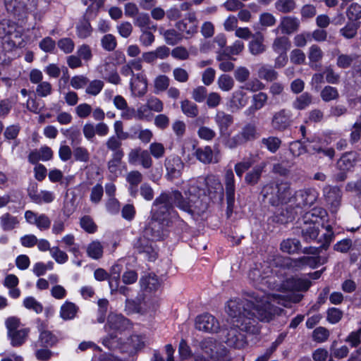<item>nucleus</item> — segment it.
I'll use <instances>...</instances> for the list:
<instances>
[{
  "label": "nucleus",
  "instance_id": "1",
  "mask_svg": "<svg viewBox=\"0 0 361 361\" xmlns=\"http://www.w3.org/2000/svg\"><path fill=\"white\" fill-rule=\"evenodd\" d=\"M271 268L267 264H255L248 274V278L256 290L247 293V298L243 299L248 301L250 308L256 311V316L262 322L271 321L280 309L276 305L286 307L288 300L283 295L269 294L266 292V288H269Z\"/></svg>",
  "mask_w": 361,
  "mask_h": 361
},
{
  "label": "nucleus",
  "instance_id": "2",
  "mask_svg": "<svg viewBox=\"0 0 361 361\" xmlns=\"http://www.w3.org/2000/svg\"><path fill=\"white\" fill-rule=\"evenodd\" d=\"M227 313L231 317L230 327L223 331V341L234 348H243L246 345L244 332L255 334L258 329L256 326V311L250 308L248 301L235 298L230 300L227 305Z\"/></svg>",
  "mask_w": 361,
  "mask_h": 361
},
{
  "label": "nucleus",
  "instance_id": "3",
  "mask_svg": "<svg viewBox=\"0 0 361 361\" xmlns=\"http://www.w3.org/2000/svg\"><path fill=\"white\" fill-rule=\"evenodd\" d=\"M182 200V194L178 190L162 192L152 204V217L169 224V219L174 212L173 205L183 211L190 209V205L180 202Z\"/></svg>",
  "mask_w": 361,
  "mask_h": 361
},
{
  "label": "nucleus",
  "instance_id": "4",
  "mask_svg": "<svg viewBox=\"0 0 361 361\" xmlns=\"http://www.w3.org/2000/svg\"><path fill=\"white\" fill-rule=\"evenodd\" d=\"M261 193L265 203L276 207L290 203L291 188L287 182H272L265 185Z\"/></svg>",
  "mask_w": 361,
  "mask_h": 361
},
{
  "label": "nucleus",
  "instance_id": "5",
  "mask_svg": "<svg viewBox=\"0 0 361 361\" xmlns=\"http://www.w3.org/2000/svg\"><path fill=\"white\" fill-rule=\"evenodd\" d=\"M128 325L129 320L121 314H109L107 324L105 325L109 335L103 339V344L109 349L120 348L123 345L121 338H118L117 334H114V333H110V331H122L127 329Z\"/></svg>",
  "mask_w": 361,
  "mask_h": 361
},
{
  "label": "nucleus",
  "instance_id": "6",
  "mask_svg": "<svg viewBox=\"0 0 361 361\" xmlns=\"http://www.w3.org/2000/svg\"><path fill=\"white\" fill-rule=\"evenodd\" d=\"M5 324L7 329V336L13 347H20L26 341L29 333V328L19 329L20 321L16 317H8Z\"/></svg>",
  "mask_w": 361,
  "mask_h": 361
},
{
  "label": "nucleus",
  "instance_id": "7",
  "mask_svg": "<svg viewBox=\"0 0 361 361\" xmlns=\"http://www.w3.org/2000/svg\"><path fill=\"white\" fill-rule=\"evenodd\" d=\"M259 137L255 125L247 123L241 130L233 137H229L225 142V146L229 149H235L238 146L243 145L247 142L252 141Z\"/></svg>",
  "mask_w": 361,
  "mask_h": 361
},
{
  "label": "nucleus",
  "instance_id": "8",
  "mask_svg": "<svg viewBox=\"0 0 361 361\" xmlns=\"http://www.w3.org/2000/svg\"><path fill=\"white\" fill-rule=\"evenodd\" d=\"M202 177L197 180H190L188 190L185 192V197L182 195V202L190 205V209L184 210L188 214H193L198 209L197 203L199 202V197L202 192L200 186L202 185Z\"/></svg>",
  "mask_w": 361,
  "mask_h": 361
},
{
  "label": "nucleus",
  "instance_id": "9",
  "mask_svg": "<svg viewBox=\"0 0 361 361\" xmlns=\"http://www.w3.org/2000/svg\"><path fill=\"white\" fill-rule=\"evenodd\" d=\"M319 194L314 188H305L291 193L290 203L291 206L301 208L312 206L317 201Z\"/></svg>",
  "mask_w": 361,
  "mask_h": 361
},
{
  "label": "nucleus",
  "instance_id": "10",
  "mask_svg": "<svg viewBox=\"0 0 361 361\" xmlns=\"http://www.w3.org/2000/svg\"><path fill=\"white\" fill-rule=\"evenodd\" d=\"M135 251L149 261H154L158 255L154 241L142 233L133 244Z\"/></svg>",
  "mask_w": 361,
  "mask_h": 361
},
{
  "label": "nucleus",
  "instance_id": "11",
  "mask_svg": "<svg viewBox=\"0 0 361 361\" xmlns=\"http://www.w3.org/2000/svg\"><path fill=\"white\" fill-rule=\"evenodd\" d=\"M168 226L169 224H166V222L163 223L161 220L152 217L142 233L154 241L160 240L168 235L166 229Z\"/></svg>",
  "mask_w": 361,
  "mask_h": 361
},
{
  "label": "nucleus",
  "instance_id": "12",
  "mask_svg": "<svg viewBox=\"0 0 361 361\" xmlns=\"http://www.w3.org/2000/svg\"><path fill=\"white\" fill-rule=\"evenodd\" d=\"M224 183L228 210L232 211L235 200V180L231 169H226L224 176Z\"/></svg>",
  "mask_w": 361,
  "mask_h": 361
},
{
  "label": "nucleus",
  "instance_id": "13",
  "mask_svg": "<svg viewBox=\"0 0 361 361\" xmlns=\"http://www.w3.org/2000/svg\"><path fill=\"white\" fill-rule=\"evenodd\" d=\"M24 217L27 224L35 226L41 231H47L51 226V219L45 214L27 210L25 212Z\"/></svg>",
  "mask_w": 361,
  "mask_h": 361
},
{
  "label": "nucleus",
  "instance_id": "14",
  "mask_svg": "<svg viewBox=\"0 0 361 361\" xmlns=\"http://www.w3.org/2000/svg\"><path fill=\"white\" fill-rule=\"evenodd\" d=\"M324 197L331 213H336L341 206L342 193L338 187L326 185L323 189Z\"/></svg>",
  "mask_w": 361,
  "mask_h": 361
},
{
  "label": "nucleus",
  "instance_id": "15",
  "mask_svg": "<svg viewBox=\"0 0 361 361\" xmlns=\"http://www.w3.org/2000/svg\"><path fill=\"white\" fill-rule=\"evenodd\" d=\"M219 323L217 319L209 313L202 314L195 319V328L199 331L214 333L219 329Z\"/></svg>",
  "mask_w": 361,
  "mask_h": 361
},
{
  "label": "nucleus",
  "instance_id": "16",
  "mask_svg": "<svg viewBox=\"0 0 361 361\" xmlns=\"http://www.w3.org/2000/svg\"><path fill=\"white\" fill-rule=\"evenodd\" d=\"M292 123V113L290 110L283 109L275 112L271 118V127L278 131H283Z\"/></svg>",
  "mask_w": 361,
  "mask_h": 361
},
{
  "label": "nucleus",
  "instance_id": "17",
  "mask_svg": "<svg viewBox=\"0 0 361 361\" xmlns=\"http://www.w3.org/2000/svg\"><path fill=\"white\" fill-rule=\"evenodd\" d=\"M130 88L135 97H142L147 92V79L144 71L135 73L130 80Z\"/></svg>",
  "mask_w": 361,
  "mask_h": 361
},
{
  "label": "nucleus",
  "instance_id": "18",
  "mask_svg": "<svg viewBox=\"0 0 361 361\" xmlns=\"http://www.w3.org/2000/svg\"><path fill=\"white\" fill-rule=\"evenodd\" d=\"M165 166L166 176L171 180L180 177L184 168V163L178 156H171L166 159Z\"/></svg>",
  "mask_w": 361,
  "mask_h": 361
},
{
  "label": "nucleus",
  "instance_id": "19",
  "mask_svg": "<svg viewBox=\"0 0 361 361\" xmlns=\"http://www.w3.org/2000/svg\"><path fill=\"white\" fill-rule=\"evenodd\" d=\"M300 25V20L297 17L286 16L281 18L280 23L274 32L277 33L281 30L283 34L291 35L299 30Z\"/></svg>",
  "mask_w": 361,
  "mask_h": 361
},
{
  "label": "nucleus",
  "instance_id": "20",
  "mask_svg": "<svg viewBox=\"0 0 361 361\" xmlns=\"http://www.w3.org/2000/svg\"><path fill=\"white\" fill-rule=\"evenodd\" d=\"M176 28L181 32L192 35L197 31L198 21L195 13H188L185 18L176 24Z\"/></svg>",
  "mask_w": 361,
  "mask_h": 361
},
{
  "label": "nucleus",
  "instance_id": "21",
  "mask_svg": "<svg viewBox=\"0 0 361 361\" xmlns=\"http://www.w3.org/2000/svg\"><path fill=\"white\" fill-rule=\"evenodd\" d=\"M311 286V282L305 279L291 277L282 283V288L290 291H306Z\"/></svg>",
  "mask_w": 361,
  "mask_h": 361
},
{
  "label": "nucleus",
  "instance_id": "22",
  "mask_svg": "<svg viewBox=\"0 0 361 361\" xmlns=\"http://www.w3.org/2000/svg\"><path fill=\"white\" fill-rule=\"evenodd\" d=\"M124 156H111V159L107 162V169L109 178L116 180L123 172L122 159Z\"/></svg>",
  "mask_w": 361,
  "mask_h": 361
},
{
  "label": "nucleus",
  "instance_id": "23",
  "mask_svg": "<svg viewBox=\"0 0 361 361\" xmlns=\"http://www.w3.org/2000/svg\"><path fill=\"white\" fill-rule=\"evenodd\" d=\"M201 180L202 185H205L206 190L210 196L221 192L224 190L219 177L215 175L209 174L205 178H202Z\"/></svg>",
  "mask_w": 361,
  "mask_h": 361
},
{
  "label": "nucleus",
  "instance_id": "24",
  "mask_svg": "<svg viewBox=\"0 0 361 361\" xmlns=\"http://www.w3.org/2000/svg\"><path fill=\"white\" fill-rule=\"evenodd\" d=\"M214 121L217 125L219 133L224 135L227 132L228 128L233 123V117L232 115L226 114L223 111H217L215 116Z\"/></svg>",
  "mask_w": 361,
  "mask_h": 361
},
{
  "label": "nucleus",
  "instance_id": "25",
  "mask_svg": "<svg viewBox=\"0 0 361 361\" xmlns=\"http://www.w3.org/2000/svg\"><path fill=\"white\" fill-rule=\"evenodd\" d=\"M28 195L31 200L38 204L43 203H51L55 199L54 192L48 190H41L38 192L36 190H29Z\"/></svg>",
  "mask_w": 361,
  "mask_h": 361
},
{
  "label": "nucleus",
  "instance_id": "26",
  "mask_svg": "<svg viewBox=\"0 0 361 361\" xmlns=\"http://www.w3.org/2000/svg\"><path fill=\"white\" fill-rule=\"evenodd\" d=\"M268 95L267 93L259 92L252 97V104L246 109L245 114L249 116L262 109L267 104Z\"/></svg>",
  "mask_w": 361,
  "mask_h": 361
},
{
  "label": "nucleus",
  "instance_id": "27",
  "mask_svg": "<svg viewBox=\"0 0 361 361\" xmlns=\"http://www.w3.org/2000/svg\"><path fill=\"white\" fill-rule=\"evenodd\" d=\"M248 100L249 97L240 86L239 89L234 91L232 94L231 106L236 110L241 109L247 104Z\"/></svg>",
  "mask_w": 361,
  "mask_h": 361
},
{
  "label": "nucleus",
  "instance_id": "28",
  "mask_svg": "<svg viewBox=\"0 0 361 361\" xmlns=\"http://www.w3.org/2000/svg\"><path fill=\"white\" fill-rule=\"evenodd\" d=\"M324 56V53L321 48L317 45L313 44L309 48L308 59L309 66L313 70H318L321 67L320 61Z\"/></svg>",
  "mask_w": 361,
  "mask_h": 361
},
{
  "label": "nucleus",
  "instance_id": "29",
  "mask_svg": "<svg viewBox=\"0 0 361 361\" xmlns=\"http://www.w3.org/2000/svg\"><path fill=\"white\" fill-rule=\"evenodd\" d=\"M327 216L326 211L322 207H314L310 211L306 212L300 219L303 223L317 224L319 220H323Z\"/></svg>",
  "mask_w": 361,
  "mask_h": 361
},
{
  "label": "nucleus",
  "instance_id": "30",
  "mask_svg": "<svg viewBox=\"0 0 361 361\" xmlns=\"http://www.w3.org/2000/svg\"><path fill=\"white\" fill-rule=\"evenodd\" d=\"M126 181L129 184L128 191L130 195L135 197L137 194V186L142 180V175L138 171H130L126 175Z\"/></svg>",
  "mask_w": 361,
  "mask_h": 361
},
{
  "label": "nucleus",
  "instance_id": "31",
  "mask_svg": "<svg viewBox=\"0 0 361 361\" xmlns=\"http://www.w3.org/2000/svg\"><path fill=\"white\" fill-rule=\"evenodd\" d=\"M140 284L142 290L148 292L157 290L160 285L157 276L152 274L142 276L140 279Z\"/></svg>",
  "mask_w": 361,
  "mask_h": 361
},
{
  "label": "nucleus",
  "instance_id": "32",
  "mask_svg": "<svg viewBox=\"0 0 361 361\" xmlns=\"http://www.w3.org/2000/svg\"><path fill=\"white\" fill-rule=\"evenodd\" d=\"M302 236L306 242L312 241L318 237L319 228L312 223H300Z\"/></svg>",
  "mask_w": 361,
  "mask_h": 361
},
{
  "label": "nucleus",
  "instance_id": "33",
  "mask_svg": "<svg viewBox=\"0 0 361 361\" xmlns=\"http://www.w3.org/2000/svg\"><path fill=\"white\" fill-rule=\"evenodd\" d=\"M20 221L18 216H13L8 212L0 216V226L4 231H10L18 228Z\"/></svg>",
  "mask_w": 361,
  "mask_h": 361
},
{
  "label": "nucleus",
  "instance_id": "34",
  "mask_svg": "<svg viewBox=\"0 0 361 361\" xmlns=\"http://www.w3.org/2000/svg\"><path fill=\"white\" fill-rule=\"evenodd\" d=\"M265 166V163H261L259 165L255 166L250 171L246 173L245 182L249 185H257L261 178Z\"/></svg>",
  "mask_w": 361,
  "mask_h": 361
},
{
  "label": "nucleus",
  "instance_id": "35",
  "mask_svg": "<svg viewBox=\"0 0 361 361\" xmlns=\"http://www.w3.org/2000/svg\"><path fill=\"white\" fill-rule=\"evenodd\" d=\"M79 310V307L73 302L66 301L60 307V317L63 320L73 319Z\"/></svg>",
  "mask_w": 361,
  "mask_h": 361
},
{
  "label": "nucleus",
  "instance_id": "36",
  "mask_svg": "<svg viewBox=\"0 0 361 361\" xmlns=\"http://www.w3.org/2000/svg\"><path fill=\"white\" fill-rule=\"evenodd\" d=\"M40 331L39 340L44 347H52L58 342V338L50 331L43 329V323L38 326Z\"/></svg>",
  "mask_w": 361,
  "mask_h": 361
},
{
  "label": "nucleus",
  "instance_id": "37",
  "mask_svg": "<svg viewBox=\"0 0 361 361\" xmlns=\"http://www.w3.org/2000/svg\"><path fill=\"white\" fill-rule=\"evenodd\" d=\"M123 140L112 135L106 140L105 145L107 149L112 152L111 156H124V152L121 147Z\"/></svg>",
  "mask_w": 361,
  "mask_h": 361
},
{
  "label": "nucleus",
  "instance_id": "38",
  "mask_svg": "<svg viewBox=\"0 0 361 361\" xmlns=\"http://www.w3.org/2000/svg\"><path fill=\"white\" fill-rule=\"evenodd\" d=\"M210 353L207 350L204 351L203 353H197L193 355L191 361H228L229 358L224 353L223 355H221L220 357H218L217 355H214L213 354L212 349H210Z\"/></svg>",
  "mask_w": 361,
  "mask_h": 361
},
{
  "label": "nucleus",
  "instance_id": "39",
  "mask_svg": "<svg viewBox=\"0 0 361 361\" xmlns=\"http://www.w3.org/2000/svg\"><path fill=\"white\" fill-rule=\"evenodd\" d=\"M323 243L319 247H305L304 249V253L306 254H312V255H318L320 252V250H327L331 243V241L334 238V232H326L322 235Z\"/></svg>",
  "mask_w": 361,
  "mask_h": 361
},
{
  "label": "nucleus",
  "instance_id": "40",
  "mask_svg": "<svg viewBox=\"0 0 361 361\" xmlns=\"http://www.w3.org/2000/svg\"><path fill=\"white\" fill-rule=\"evenodd\" d=\"M290 42L289 39L285 36L277 37L274 39L271 49L276 54H287L290 48Z\"/></svg>",
  "mask_w": 361,
  "mask_h": 361
},
{
  "label": "nucleus",
  "instance_id": "41",
  "mask_svg": "<svg viewBox=\"0 0 361 361\" xmlns=\"http://www.w3.org/2000/svg\"><path fill=\"white\" fill-rule=\"evenodd\" d=\"M248 48L250 52L255 56L264 53L266 50V46L264 44V37L262 35L254 36V38L250 42Z\"/></svg>",
  "mask_w": 361,
  "mask_h": 361
},
{
  "label": "nucleus",
  "instance_id": "42",
  "mask_svg": "<svg viewBox=\"0 0 361 361\" xmlns=\"http://www.w3.org/2000/svg\"><path fill=\"white\" fill-rule=\"evenodd\" d=\"M131 131L133 132L131 135H135V138L139 139L145 144L149 143L153 137V133L151 130L142 129L140 126L132 127Z\"/></svg>",
  "mask_w": 361,
  "mask_h": 361
},
{
  "label": "nucleus",
  "instance_id": "43",
  "mask_svg": "<svg viewBox=\"0 0 361 361\" xmlns=\"http://www.w3.org/2000/svg\"><path fill=\"white\" fill-rule=\"evenodd\" d=\"M257 75L260 79L269 82H272L278 78V73L271 66L264 64L259 67Z\"/></svg>",
  "mask_w": 361,
  "mask_h": 361
},
{
  "label": "nucleus",
  "instance_id": "44",
  "mask_svg": "<svg viewBox=\"0 0 361 361\" xmlns=\"http://www.w3.org/2000/svg\"><path fill=\"white\" fill-rule=\"evenodd\" d=\"M104 247L99 240L91 242L87 247V255L93 259H99L103 256Z\"/></svg>",
  "mask_w": 361,
  "mask_h": 361
},
{
  "label": "nucleus",
  "instance_id": "45",
  "mask_svg": "<svg viewBox=\"0 0 361 361\" xmlns=\"http://www.w3.org/2000/svg\"><path fill=\"white\" fill-rule=\"evenodd\" d=\"M274 7L278 12L286 14L293 12L297 4L295 0H276Z\"/></svg>",
  "mask_w": 361,
  "mask_h": 361
},
{
  "label": "nucleus",
  "instance_id": "46",
  "mask_svg": "<svg viewBox=\"0 0 361 361\" xmlns=\"http://www.w3.org/2000/svg\"><path fill=\"white\" fill-rule=\"evenodd\" d=\"M356 156L354 152L344 153L338 161L340 169L343 171L350 170L355 165Z\"/></svg>",
  "mask_w": 361,
  "mask_h": 361
},
{
  "label": "nucleus",
  "instance_id": "47",
  "mask_svg": "<svg viewBox=\"0 0 361 361\" xmlns=\"http://www.w3.org/2000/svg\"><path fill=\"white\" fill-rule=\"evenodd\" d=\"M196 158L204 164L213 161V151L209 146L197 148L195 151Z\"/></svg>",
  "mask_w": 361,
  "mask_h": 361
},
{
  "label": "nucleus",
  "instance_id": "48",
  "mask_svg": "<svg viewBox=\"0 0 361 361\" xmlns=\"http://www.w3.org/2000/svg\"><path fill=\"white\" fill-rule=\"evenodd\" d=\"M300 247V242L296 238H288L283 240L281 243V250L288 254L298 252Z\"/></svg>",
  "mask_w": 361,
  "mask_h": 361
},
{
  "label": "nucleus",
  "instance_id": "49",
  "mask_svg": "<svg viewBox=\"0 0 361 361\" xmlns=\"http://www.w3.org/2000/svg\"><path fill=\"white\" fill-rule=\"evenodd\" d=\"M92 32L91 25L85 18L80 20L76 25V34L79 38L85 39L91 35Z\"/></svg>",
  "mask_w": 361,
  "mask_h": 361
},
{
  "label": "nucleus",
  "instance_id": "50",
  "mask_svg": "<svg viewBox=\"0 0 361 361\" xmlns=\"http://www.w3.org/2000/svg\"><path fill=\"white\" fill-rule=\"evenodd\" d=\"M5 7L8 12L19 15L25 8L24 0H4Z\"/></svg>",
  "mask_w": 361,
  "mask_h": 361
},
{
  "label": "nucleus",
  "instance_id": "51",
  "mask_svg": "<svg viewBox=\"0 0 361 361\" xmlns=\"http://www.w3.org/2000/svg\"><path fill=\"white\" fill-rule=\"evenodd\" d=\"M104 87V82L103 80L95 79L93 80H90L85 87V93L87 95L96 97L103 90Z\"/></svg>",
  "mask_w": 361,
  "mask_h": 361
},
{
  "label": "nucleus",
  "instance_id": "52",
  "mask_svg": "<svg viewBox=\"0 0 361 361\" xmlns=\"http://www.w3.org/2000/svg\"><path fill=\"white\" fill-rule=\"evenodd\" d=\"M359 27L358 23L349 21L343 27L340 29L339 33L344 38L350 39L356 36Z\"/></svg>",
  "mask_w": 361,
  "mask_h": 361
},
{
  "label": "nucleus",
  "instance_id": "53",
  "mask_svg": "<svg viewBox=\"0 0 361 361\" xmlns=\"http://www.w3.org/2000/svg\"><path fill=\"white\" fill-rule=\"evenodd\" d=\"M183 113L188 117L195 118L199 114L197 106L192 102L185 99L180 102Z\"/></svg>",
  "mask_w": 361,
  "mask_h": 361
},
{
  "label": "nucleus",
  "instance_id": "54",
  "mask_svg": "<svg viewBox=\"0 0 361 361\" xmlns=\"http://www.w3.org/2000/svg\"><path fill=\"white\" fill-rule=\"evenodd\" d=\"M324 264H325V259L321 262V258L317 257V256L302 257L296 261V264L298 267L308 266L311 268H315Z\"/></svg>",
  "mask_w": 361,
  "mask_h": 361
},
{
  "label": "nucleus",
  "instance_id": "55",
  "mask_svg": "<svg viewBox=\"0 0 361 361\" xmlns=\"http://www.w3.org/2000/svg\"><path fill=\"white\" fill-rule=\"evenodd\" d=\"M305 141L296 140L290 143L289 150L294 157H298L300 155L307 153L310 150L305 145Z\"/></svg>",
  "mask_w": 361,
  "mask_h": 361
},
{
  "label": "nucleus",
  "instance_id": "56",
  "mask_svg": "<svg viewBox=\"0 0 361 361\" xmlns=\"http://www.w3.org/2000/svg\"><path fill=\"white\" fill-rule=\"evenodd\" d=\"M163 35L166 43L171 46L177 44L183 39V35L174 29L166 30Z\"/></svg>",
  "mask_w": 361,
  "mask_h": 361
},
{
  "label": "nucleus",
  "instance_id": "57",
  "mask_svg": "<svg viewBox=\"0 0 361 361\" xmlns=\"http://www.w3.org/2000/svg\"><path fill=\"white\" fill-rule=\"evenodd\" d=\"M62 133L71 140L72 145L80 144L82 136L80 131L75 127H71L68 129H61Z\"/></svg>",
  "mask_w": 361,
  "mask_h": 361
},
{
  "label": "nucleus",
  "instance_id": "58",
  "mask_svg": "<svg viewBox=\"0 0 361 361\" xmlns=\"http://www.w3.org/2000/svg\"><path fill=\"white\" fill-rule=\"evenodd\" d=\"M234 84L233 78L227 74H222L217 79L218 87L224 92L231 91L233 88Z\"/></svg>",
  "mask_w": 361,
  "mask_h": 361
},
{
  "label": "nucleus",
  "instance_id": "59",
  "mask_svg": "<svg viewBox=\"0 0 361 361\" xmlns=\"http://www.w3.org/2000/svg\"><path fill=\"white\" fill-rule=\"evenodd\" d=\"M312 103V95L308 92H304L296 98L293 103L294 109L302 110L306 109Z\"/></svg>",
  "mask_w": 361,
  "mask_h": 361
},
{
  "label": "nucleus",
  "instance_id": "60",
  "mask_svg": "<svg viewBox=\"0 0 361 361\" xmlns=\"http://www.w3.org/2000/svg\"><path fill=\"white\" fill-rule=\"evenodd\" d=\"M170 79L165 75H160L157 76L154 80V92L159 94V92H164L169 86Z\"/></svg>",
  "mask_w": 361,
  "mask_h": 361
},
{
  "label": "nucleus",
  "instance_id": "61",
  "mask_svg": "<svg viewBox=\"0 0 361 361\" xmlns=\"http://www.w3.org/2000/svg\"><path fill=\"white\" fill-rule=\"evenodd\" d=\"M320 96L323 101L329 102L337 99L339 97V93L336 87L327 85L322 90Z\"/></svg>",
  "mask_w": 361,
  "mask_h": 361
},
{
  "label": "nucleus",
  "instance_id": "62",
  "mask_svg": "<svg viewBox=\"0 0 361 361\" xmlns=\"http://www.w3.org/2000/svg\"><path fill=\"white\" fill-rule=\"evenodd\" d=\"M262 143L270 152L275 153L279 149L281 140L277 137L270 136L267 138H262Z\"/></svg>",
  "mask_w": 361,
  "mask_h": 361
},
{
  "label": "nucleus",
  "instance_id": "63",
  "mask_svg": "<svg viewBox=\"0 0 361 361\" xmlns=\"http://www.w3.org/2000/svg\"><path fill=\"white\" fill-rule=\"evenodd\" d=\"M345 13L350 21H356L361 18V6L357 3H353L348 7Z\"/></svg>",
  "mask_w": 361,
  "mask_h": 361
},
{
  "label": "nucleus",
  "instance_id": "64",
  "mask_svg": "<svg viewBox=\"0 0 361 361\" xmlns=\"http://www.w3.org/2000/svg\"><path fill=\"white\" fill-rule=\"evenodd\" d=\"M133 23L135 26L140 27L142 30L143 29L149 28L151 20L149 16L146 13H139L134 18Z\"/></svg>",
  "mask_w": 361,
  "mask_h": 361
}]
</instances>
